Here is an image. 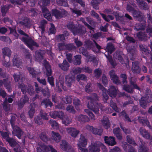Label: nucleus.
Listing matches in <instances>:
<instances>
[{"instance_id":"1","label":"nucleus","mask_w":152,"mask_h":152,"mask_svg":"<svg viewBox=\"0 0 152 152\" xmlns=\"http://www.w3.org/2000/svg\"><path fill=\"white\" fill-rule=\"evenodd\" d=\"M88 100H90L87 104L88 107L92 110L96 114H99V109L102 110L103 106L102 105L97 102L99 100V97L96 93H93L90 96L87 97Z\"/></svg>"},{"instance_id":"2","label":"nucleus","mask_w":152,"mask_h":152,"mask_svg":"<svg viewBox=\"0 0 152 152\" xmlns=\"http://www.w3.org/2000/svg\"><path fill=\"white\" fill-rule=\"evenodd\" d=\"M97 85L99 89L102 91L103 100L104 102H106L109 98L107 93L111 97H115L116 96L117 91L116 88L114 86H111L107 91V89L100 83H97Z\"/></svg>"},{"instance_id":"3","label":"nucleus","mask_w":152,"mask_h":152,"mask_svg":"<svg viewBox=\"0 0 152 152\" xmlns=\"http://www.w3.org/2000/svg\"><path fill=\"white\" fill-rule=\"evenodd\" d=\"M19 39L23 42L31 49H33V46L38 47L37 44L32 39L20 29H18Z\"/></svg>"},{"instance_id":"4","label":"nucleus","mask_w":152,"mask_h":152,"mask_svg":"<svg viewBox=\"0 0 152 152\" xmlns=\"http://www.w3.org/2000/svg\"><path fill=\"white\" fill-rule=\"evenodd\" d=\"M42 63L43 66L45 67L46 70V74L48 77V82L52 86H54V78L52 76L49 77L52 75V73L51 66L49 63L46 59H44L42 61Z\"/></svg>"},{"instance_id":"5","label":"nucleus","mask_w":152,"mask_h":152,"mask_svg":"<svg viewBox=\"0 0 152 152\" xmlns=\"http://www.w3.org/2000/svg\"><path fill=\"white\" fill-rule=\"evenodd\" d=\"M136 78L132 77H130L129 81L130 85L132 86L133 88H132L129 85L124 84L123 87L124 90L130 93L133 92V89H136L140 91L141 90L140 88L136 83Z\"/></svg>"},{"instance_id":"6","label":"nucleus","mask_w":152,"mask_h":152,"mask_svg":"<svg viewBox=\"0 0 152 152\" xmlns=\"http://www.w3.org/2000/svg\"><path fill=\"white\" fill-rule=\"evenodd\" d=\"M67 27L74 35H82L86 32V28L82 26H77L73 23H71L68 25Z\"/></svg>"},{"instance_id":"7","label":"nucleus","mask_w":152,"mask_h":152,"mask_svg":"<svg viewBox=\"0 0 152 152\" xmlns=\"http://www.w3.org/2000/svg\"><path fill=\"white\" fill-rule=\"evenodd\" d=\"M66 11L63 10L61 11L56 9H53L51 10L52 15L55 17L57 19H59L62 18L64 14H66Z\"/></svg>"},{"instance_id":"8","label":"nucleus","mask_w":152,"mask_h":152,"mask_svg":"<svg viewBox=\"0 0 152 152\" xmlns=\"http://www.w3.org/2000/svg\"><path fill=\"white\" fill-rule=\"evenodd\" d=\"M20 19L22 21H18L17 23L20 26H23L26 27H29L31 25V22L30 20L26 17L23 16Z\"/></svg>"},{"instance_id":"9","label":"nucleus","mask_w":152,"mask_h":152,"mask_svg":"<svg viewBox=\"0 0 152 152\" xmlns=\"http://www.w3.org/2000/svg\"><path fill=\"white\" fill-rule=\"evenodd\" d=\"M132 15L134 19L141 22L144 21L145 16L142 12L137 10H135L132 13Z\"/></svg>"},{"instance_id":"10","label":"nucleus","mask_w":152,"mask_h":152,"mask_svg":"<svg viewBox=\"0 0 152 152\" xmlns=\"http://www.w3.org/2000/svg\"><path fill=\"white\" fill-rule=\"evenodd\" d=\"M99 142L95 141L91 143L89 147V152H99Z\"/></svg>"},{"instance_id":"11","label":"nucleus","mask_w":152,"mask_h":152,"mask_svg":"<svg viewBox=\"0 0 152 152\" xmlns=\"http://www.w3.org/2000/svg\"><path fill=\"white\" fill-rule=\"evenodd\" d=\"M140 63L138 61L132 62V71L134 74H138L140 73L141 69L139 66Z\"/></svg>"},{"instance_id":"12","label":"nucleus","mask_w":152,"mask_h":152,"mask_svg":"<svg viewBox=\"0 0 152 152\" xmlns=\"http://www.w3.org/2000/svg\"><path fill=\"white\" fill-rule=\"evenodd\" d=\"M12 127L13 129L12 133L16 136L19 139L21 138V136L23 134V132L18 126H14Z\"/></svg>"},{"instance_id":"13","label":"nucleus","mask_w":152,"mask_h":152,"mask_svg":"<svg viewBox=\"0 0 152 152\" xmlns=\"http://www.w3.org/2000/svg\"><path fill=\"white\" fill-rule=\"evenodd\" d=\"M29 98L26 95H25L20 98L18 103V107L19 109H22L24 105L26 103L28 102Z\"/></svg>"},{"instance_id":"14","label":"nucleus","mask_w":152,"mask_h":152,"mask_svg":"<svg viewBox=\"0 0 152 152\" xmlns=\"http://www.w3.org/2000/svg\"><path fill=\"white\" fill-rule=\"evenodd\" d=\"M104 141L105 142L107 145L111 146H114L116 143L115 139L113 137L110 136L108 137L107 136H105Z\"/></svg>"},{"instance_id":"15","label":"nucleus","mask_w":152,"mask_h":152,"mask_svg":"<svg viewBox=\"0 0 152 152\" xmlns=\"http://www.w3.org/2000/svg\"><path fill=\"white\" fill-rule=\"evenodd\" d=\"M42 11L45 18L48 20L51 21L52 20V16L50 12L46 7L43 6L42 7Z\"/></svg>"},{"instance_id":"16","label":"nucleus","mask_w":152,"mask_h":152,"mask_svg":"<svg viewBox=\"0 0 152 152\" xmlns=\"http://www.w3.org/2000/svg\"><path fill=\"white\" fill-rule=\"evenodd\" d=\"M137 4L142 9L144 10H147L148 9V7L146 1L150 2V0H137Z\"/></svg>"},{"instance_id":"17","label":"nucleus","mask_w":152,"mask_h":152,"mask_svg":"<svg viewBox=\"0 0 152 152\" xmlns=\"http://www.w3.org/2000/svg\"><path fill=\"white\" fill-rule=\"evenodd\" d=\"M50 115L52 118L54 119L57 118H62L64 116V114L62 111H54L50 112Z\"/></svg>"},{"instance_id":"18","label":"nucleus","mask_w":152,"mask_h":152,"mask_svg":"<svg viewBox=\"0 0 152 152\" xmlns=\"http://www.w3.org/2000/svg\"><path fill=\"white\" fill-rule=\"evenodd\" d=\"M66 84L67 86L69 87L71 86L72 83L75 80L74 77L71 74H69L66 76Z\"/></svg>"},{"instance_id":"19","label":"nucleus","mask_w":152,"mask_h":152,"mask_svg":"<svg viewBox=\"0 0 152 152\" xmlns=\"http://www.w3.org/2000/svg\"><path fill=\"white\" fill-rule=\"evenodd\" d=\"M137 37L140 41H146L148 39V36L145 32L140 31L137 34Z\"/></svg>"},{"instance_id":"20","label":"nucleus","mask_w":152,"mask_h":152,"mask_svg":"<svg viewBox=\"0 0 152 152\" xmlns=\"http://www.w3.org/2000/svg\"><path fill=\"white\" fill-rule=\"evenodd\" d=\"M59 67L62 70L67 71L69 69L70 65L66 59L64 60L62 63L58 65Z\"/></svg>"},{"instance_id":"21","label":"nucleus","mask_w":152,"mask_h":152,"mask_svg":"<svg viewBox=\"0 0 152 152\" xmlns=\"http://www.w3.org/2000/svg\"><path fill=\"white\" fill-rule=\"evenodd\" d=\"M87 140L85 138L84 136L81 134L77 143L78 147H85L87 145Z\"/></svg>"},{"instance_id":"22","label":"nucleus","mask_w":152,"mask_h":152,"mask_svg":"<svg viewBox=\"0 0 152 152\" xmlns=\"http://www.w3.org/2000/svg\"><path fill=\"white\" fill-rule=\"evenodd\" d=\"M12 61L13 65L14 66H16L17 67L19 68L21 65L22 62L19 59L18 56L16 54L14 55Z\"/></svg>"},{"instance_id":"23","label":"nucleus","mask_w":152,"mask_h":152,"mask_svg":"<svg viewBox=\"0 0 152 152\" xmlns=\"http://www.w3.org/2000/svg\"><path fill=\"white\" fill-rule=\"evenodd\" d=\"M4 85L8 91L10 92L12 91V84L8 78L4 79Z\"/></svg>"},{"instance_id":"24","label":"nucleus","mask_w":152,"mask_h":152,"mask_svg":"<svg viewBox=\"0 0 152 152\" xmlns=\"http://www.w3.org/2000/svg\"><path fill=\"white\" fill-rule=\"evenodd\" d=\"M140 131L141 135L145 138L147 139H149L151 138V136L148 132V131L145 129L140 128Z\"/></svg>"},{"instance_id":"25","label":"nucleus","mask_w":152,"mask_h":152,"mask_svg":"<svg viewBox=\"0 0 152 152\" xmlns=\"http://www.w3.org/2000/svg\"><path fill=\"white\" fill-rule=\"evenodd\" d=\"M41 105L44 106L46 108L49 107H51L53 106V104L49 99H44L41 102Z\"/></svg>"},{"instance_id":"26","label":"nucleus","mask_w":152,"mask_h":152,"mask_svg":"<svg viewBox=\"0 0 152 152\" xmlns=\"http://www.w3.org/2000/svg\"><path fill=\"white\" fill-rule=\"evenodd\" d=\"M69 134L72 137L75 138L76 137L78 134L79 132L74 128L70 127L68 129Z\"/></svg>"},{"instance_id":"27","label":"nucleus","mask_w":152,"mask_h":152,"mask_svg":"<svg viewBox=\"0 0 152 152\" xmlns=\"http://www.w3.org/2000/svg\"><path fill=\"white\" fill-rule=\"evenodd\" d=\"M52 138L56 142H59L61 139V137L60 134L58 132L54 131L51 132Z\"/></svg>"},{"instance_id":"28","label":"nucleus","mask_w":152,"mask_h":152,"mask_svg":"<svg viewBox=\"0 0 152 152\" xmlns=\"http://www.w3.org/2000/svg\"><path fill=\"white\" fill-rule=\"evenodd\" d=\"M61 147L62 150L64 151L68 152L69 151L70 146L65 140H63L61 145Z\"/></svg>"},{"instance_id":"29","label":"nucleus","mask_w":152,"mask_h":152,"mask_svg":"<svg viewBox=\"0 0 152 152\" xmlns=\"http://www.w3.org/2000/svg\"><path fill=\"white\" fill-rule=\"evenodd\" d=\"M141 145H140L138 149V152H148V149L145 145V143L142 140H140Z\"/></svg>"},{"instance_id":"30","label":"nucleus","mask_w":152,"mask_h":152,"mask_svg":"<svg viewBox=\"0 0 152 152\" xmlns=\"http://www.w3.org/2000/svg\"><path fill=\"white\" fill-rule=\"evenodd\" d=\"M77 119L80 122H88L89 121L90 119L86 115H80L77 117Z\"/></svg>"},{"instance_id":"31","label":"nucleus","mask_w":152,"mask_h":152,"mask_svg":"<svg viewBox=\"0 0 152 152\" xmlns=\"http://www.w3.org/2000/svg\"><path fill=\"white\" fill-rule=\"evenodd\" d=\"M106 50L110 54H111L115 50L114 46L112 42H109L107 44Z\"/></svg>"},{"instance_id":"32","label":"nucleus","mask_w":152,"mask_h":152,"mask_svg":"<svg viewBox=\"0 0 152 152\" xmlns=\"http://www.w3.org/2000/svg\"><path fill=\"white\" fill-rule=\"evenodd\" d=\"M6 141L9 143L10 146L12 147H15L17 145L18 143L13 138L10 137H7L6 140Z\"/></svg>"},{"instance_id":"33","label":"nucleus","mask_w":152,"mask_h":152,"mask_svg":"<svg viewBox=\"0 0 152 152\" xmlns=\"http://www.w3.org/2000/svg\"><path fill=\"white\" fill-rule=\"evenodd\" d=\"M143 23H139L137 24L135 26V28L137 31L144 30L146 28V21L144 20L143 21Z\"/></svg>"},{"instance_id":"34","label":"nucleus","mask_w":152,"mask_h":152,"mask_svg":"<svg viewBox=\"0 0 152 152\" xmlns=\"http://www.w3.org/2000/svg\"><path fill=\"white\" fill-rule=\"evenodd\" d=\"M2 50L4 58H5L6 56H7L9 58L11 54V51L10 49L8 47H5Z\"/></svg>"},{"instance_id":"35","label":"nucleus","mask_w":152,"mask_h":152,"mask_svg":"<svg viewBox=\"0 0 152 152\" xmlns=\"http://www.w3.org/2000/svg\"><path fill=\"white\" fill-rule=\"evenodd\" d=\"M35 105L34 103L31 104L29 106V108L30 110L28 112L30 118H33L34 114V107Z\"/></svg>"},{"instance_id":"36","label":"nucleus","mask_w":152,"mask_h":152,"mask_svg":"<svg viewBox=\"0 0 152 152\" xmlns=\"http://www.w3.org/2000/svg\"><path fill=\"white\" fill-rule=\"evenodd\" d=\"M120 116H122L124 117V120L125 121L131 122V120L130 118L129 115L126 113L125 110H123L119 114Z\"/></svg>"},{"instance_id":"37","label":"nucleus","mask_w":152,"mask_h":152,"mask_svg":"<svg viewBox=\"0 0 152 152\" xmlns=\"http://www.w3.org/2000/svg\"><path fill=\"white\" fill-rule=\"evenodd\" d=\"M13 76L15 82H18L20 80L21 81H23L24 79L23 75L20 73L19 74L14 73L13 75Z\"/></svg>"},{"instance_id":"38","label":"nucleus","mask_w":152,"mask_h":152,"mask_svg":"<svg viewBox=\"0 0 152 152\" xmlns=\"http://www.w3.org/2000/svg\"><path fill=\"white\" fill-rule=\"evenodd\" d=\"M75 59L73 63L75 65H79L81 63V56L80 55H76L74 56Z\"/></svg>"},{"instance_id":"39","label":"nucleus","mask_w":152,"mask_h":152,"mask_svg":"<svg viewBox=\"0 0 152 152\" xmlns=\"http://www.w3.org/2000/svg\"><path fill=\"white\" fill-rule=\"evenodd\" d=\"M139 47L140 50L142 51L143 54L147 55L148 56H150V55L151 53V51L148 50L147 49L145 48L142 45H140Z\"/></svg>"},{"instance_id":"40","label":"nucleus","mask_w":152,"mask_h":152,"mask_svg":"<svg viewBox=\"0 0 152 152\" xmlns=\"http://www.w3.org/2000/svg\"><path fill=\"white\" fill-rule=\"evenodd\" d=\"M140 104L141 107L145 109L147 105V101L146 97H142L140 100Z\"/></svg>"},{"instance_id":"41","label":"nucleus","mask_w":152,"mask_h":152,"mask_svg":"<svg viewBox=\"0 0 152 152\" xmlns=\"http://www.w3.org/2000/svg\"><path fill=\"white\" fill-rule=\"evenodd\" d=\"M110 105L116 112H119L120 111L121 109L117 107L116 103L113 102L112 100H111L110 101Z\"/></svg>"},{"instance_id":"42","label":"nucleus","mask_w":152,"mask_h":152,"mask_svg":"<svg viewBox=\"0 0 152 152\" xmlns=\"http://www.w3.org/2000/svg\"><path fill=\"white\" fill-rule=\"evenodd\" d=\"M3 108L4 110L6 111H8L10 110V105L7 102V98L5 99L3 102Z\"/></svg>"},{"instance_id":"43","label":"nucleus","mask_w":152,"mask_h":152,"mask_svg":"<svg viewBox=\"0 0 152 152\" xmlns=\"http://www.w3.org/2000/svg\"><path fill=\"white\" fill-rule=\"evenodd\" d=\"M93 43L89 40H86L84 42V46L88 49H90L93 47Z\"/></svg>"},{"instance_id":"44","label":"nucleus","mask_w":152,"mask_h":152,"mask_svg":"<svg viewBox=\"0 0 152 152\" xmlns=\"http://www.w3.org/2000/svg\"><path fill=\"white\" fill-rule=\"evenodd\" d=\"M139 121L143 125L146 124L149 128L152 127L150 125V123L146 119H144L142 117L140 118H138Z\"/></svg>"},{"instance_id":"45","label":"nucleus","mask_w":152,"mask_h":152,"mask_svg":"<svg viewBox=\"0 0 152 152\" xmlns=\"http://www.w3.org/2000/svg\"><path fill=\"white\" fill-rule=\"evenodd\" d=\"M40 138L44 142H46L50 140V138L47 136L45 133L42 132L39 135Z\"/></svg>"},{"instance_id":"46","label":"nucleus","mask_w":152,"mask_h":152,"mask_svg":"<svg viewBox=\"0 0 152 152\" xmlns=\"http://www.w3.org/2000/svg\"><path fill=\"white\" fill-rule=\"evenodd\" d=\"M110 78L114 83L117 85H120L121 84V81L119 80L118 77L117 75H114L110 77Z\"/></svg>"},{"instance_id":"47","label":"nucleus","mask_w":152,"mask_h":152,"mask_svg":"<svg viewBox=\"0 0 152 152\" xmlns=\"http://www.w3.org/2000/svg\"><path fill=\"white\" fill-rule=\"evenodd\" d=\"M76 49V47L73 43H69L65 45V50L69 51L74 50Z\"/></svg>"},{"instance_id":"48","label":"nucleus","mask_w":152,"mask_h":152,"mask_svg":"<svg viewBox=\"0 0 152 152\" xmlns=\"http://www.w3.org/2000/svg\"><path fill=\"white\" fill-rule=\"evenodd\" d=\"M57 4L60 6L67 7L68 4L67 0H56Z\"/></svg>"},{"instance_id":"49","label":"nucleus","mask_w":152,"mask_h":152,"mask_svg":"<svg viewBox=\"0 0 152 152\" xmlns=\"http://www.w3.org/2000/svg\"><path fill=\"white\" fill-rule=\"evenodd\" d=\"M127 141V142L131 144H132L134 146L137 145V144L135 142L134 140L129 135H127L126 137Z\"/></svg>"},{"instance_id":"50","label":"nucleus","mask_w":152,"mask_h":152,"mask_svg":"<svg viewBox=\"0 0 152 152\" xmlns=\"http://www.w3.org/2000/svg\"><path fill=\"white\" fill-rule=\"evenodd\" d=\"M49 146L45 145H42L39 147V151L47 152L49 151Z\"/></svg>"},{"instance_id":"51","label":"nucleus","mask_w":152,"mask_h":152,"mask_svg":"<svg viewBox=\"0 0 152 152\" xmlns=\"http://www.w3.org/2000/svg\"><path fill=\"white\" fill-rule=\"evenodd\" d=\"M62 119L63 123L66 125H67L69 124L71 122V118L67 116L64 117V116L62 118H61Z\"/></svg>"},{"instance_id":"52","label":"nucleus","mask_w":152,"mask_h":152,"mask_svg":"<svg viewBox=\"0 0 152 152\" xmlns=\"http://www.w3.org/2000/svg\"><path fill=\"white\" fill-rule=\"evenodd\" d=\"M73 104L75 106V107L77 110H80L78 106L80 105V100L77 98H75L73 100Z\"/></svg>"},{"instance_id":"53","label":"nucleus","mask_w":152,"mask_h":152,"mask_svg":"<svg viewBox=\"0 0 152 152\" xmlns=\"http://www.w3.org/2000/svg\"><path fill=\"white\" fill-rule=\"evenodd\" d=\"M10 8V6L6 5L3 6L1 8V12L3 16H4Z\"/></svg>"},{"instance_id":"54","label":"nucleus","mask_w":152,"mask_h":152,"mask_svg":"<svg viewBox=\"0 0 152 152\" xmlns=\"http://www.w3.org/2000/svg\"><path fill=\"white\" fill-rule=\"evenodd\" d=\"M27 69L29 73L31 75L32 77H36L37 73L34 69L31 67H27Z\"/></svg>"},{"instance_id":"55","label":"nucleus","mask_w":152,"mask_h":152,"mask_svg":"<svg viewBox=\"0 0 152 152\" xmlns=\"http://www.w3.org/2000/svg\"><path fill=\"white\" fill-rule=\"evenodd\" d=\"M102 123L104 128L105 129H108L110 127V124L108 119H104L103 118Z\"/></svg>"},{"instance_id":"56","label":"nucleus","mask_w":152,"mask_h":152,"mask_svg":"<svg viewBox=\"0 0 152 152\" xmlns=\"http://www.w3.org/2000/svg\"><path fill=\"white\" fill-rule=\"evenodd\" d=\"M49 122L53 128L56 129L58 128V124L56 121L51 119L49 121Z\"/></svg>"},{"instance_id":"57","label":"nucleus","mask_w":152,"mask_h":152,"mask_svg":"<svg viewBox=\"0 0 152 152\" xmlns=\"http://www.w3.org/2000/svg\"><path fill=\"white\" fill-rule=\"evenodd\" d=\"M103 131V129L101 128L99 129L96 128H95L94 130L93 131V133L95 134L101 135L102 134Z\"/></svg>"},{"instance_id":"58","label":"nucleus","mask_w":152,"mask_h":152,"mask_svg":"<svg viewBox=\"0 0 152 152\" xmlns=\"http://www.w3.org/2000/svg\"><path fill=\"white\" fill-rule=\"evenodd\" d=\"M105 56L107 58V59H108L111 65L113 67H114L115 66V65L112 56L110 55L107 56L105 54Z\"/></svg>"},{"instance_id":"59","label":"nucleus","mask_w":152,"mask_h":152,"mask_svg":"<svg viewBox=\"0 0 152 152\" xmlns=\"http://www.w3.org/2000/svg\"><path fill=\"white\" fill-rule=\"evenodd\" d=\"M19 88H20L23 94H26V86L23 83H21V84H19L18 86Z\"/></svg>"},{"instance_id":"60","label":"nucleus","mask_w":152,"mask_h":152,"mask_svg":"<svg viewBox=\"0 0 152 152\" xmlns=\"http://www.w3.org/2000/svg\"><path fill=\"white\" fill-rule=\"evenodd\" d=\"M14 5H21L22 2L25 0H9Z\"/></svg>"},{"instance_id":"61","label":"nucleus","mask_w":152,"mask_h":152,"mask_svg":"<svg viewBox=\"0 0 152 152\" xmlns=\"http://www.w3.org/2000/svg\"><path fill=\"white\" fill-rule=\"evenodd\" d=\"M42 92L44 96H47L48 98H49L50 96V94L49 90L48 89H43L42 90Z\"/></svg>"},{"instance_id":"62","label":"nucleus","mask_w":152,"mask_h":152,"mask_svg":"<svg viewBox=\"0 0 152 152\" xmlns=\"http://www.w3.org/2000/svg\"><path fill=\"white\" fill-rule=\"evenodd\" d=\"M120 77L122 78V83L123 84H124L127 83V76L126 74L122 73L120 75Z\"/></svg>"},{"instance_id":"63","label":"nucleus","mask_w":152,"mask_h":152,"mask_svg":"<svg viewBox=\"0 0 152 152\" xmlns=\"http://www.w3.org/2000/svg\"><path fill=\"white\" fill-rule=\"evenodd\" d=\"M91 83H88L87 85L85 86V90L86 92L87 93H90L91 92L92 89L91 88Z\"/></svg>"},{"instance_id":"64","label":"nucleus","mask_w":152,"mask_h":152,"mask_svg":"<svg viewBox=\"0 0 152 152\" xmlns=\"http://www.w3.org/2000/svg\"><path fill=\"white\" fill-rule=\"evenodd\" d=\"M82 70L86 73L88 74L91 73L92 72L93 70L92 69L88 66H85L82 68Z\"/></svg>"}]
</instances>
